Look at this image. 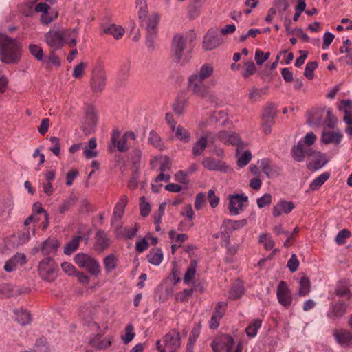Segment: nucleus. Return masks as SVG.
Listing matches in <instances>:
<instances>
[{
  "label": "nucleus",
  "instance_id": "nucleus-40",
  "mask_svg": "<svg viewBox=\"0 0 352 352\" xmlns=\"http://www.w3.org/2000/svg\"><path fill=\"white\" fill-rule=\"evenodd\" d=\"M104 269L107 273L112 272L117 265V259L114 254H109L104 258Z\"/></svg>",
  "mask_w": 352,
  "mask_h": 352
},
{
  "label": "nucleus",
  "instance_id": "nucleus-36",
  "mask_svg": "<svg viewBox=\"0 0 352 352\" xmlns=\"http://www.w3.org/2000/svg\"><path fill=\"white\" fill-rule=\"evenodd\" d=\"M136 4L137 7H138L139 8V19L140 21V23H143L144 21L149 17V16H148V10L146 0H137Z\"/></svg>",
  "mask_w": 352,
  "mask_h": 352
},
{
  "label": "nucleus",
  "instance_id": "nucleus-59",
  "mask_svg": "<svg viewBox=\"0 0 352 352\" xmlns=\"http://www.w3.org/2000/svg\"><path fill=\"white\" fill-rule=\"evenodd\" d=\"M299 266V261L295 254H292L291 258L287 262V267L291 272H294L298 270Z\"/></svg>",
  "mask_w": 352,
  "mask_h": 352
},
{
  "label": "nucleus",
  "instance_id": "nucleus-29",
  "mask_svg": "<svg viewBox=\"0 0 352 352\" xmlns=\"http://www.w3.org/2000/svg\"><path fill=\"white\" fill-rule=\"evenodd\" d=\"M207 138H209V134L200 138L192 146V152L195 157L201 155L207 147Z\"/></svg>",
  "mask_w": 352,
  "mask_h": 352
},
{
  "label": "nucleus",
  "instance_id": "nucleus-51",
  "mask_svg": "<svg viewBox=\"0 0 352 352\" xmlns=\"http://www.w3.org/2000/svg\"><path fill=\"white\" fill-rule=\"evenodd\" d=\"M148 142L155 148L161 149L162 144L160 135L155 131H151L148 137Z\"/></svg>",
  "mask_w": 352,
  "mask_h": 352
},
{
  "label": "nucleus",
  "instance_id": "nucleus-55",
  "mask_svg": "<svg viewBox=\"0 0 352 352\" xmlns=\"http://www.w3.org/2000/svg\"><path fill=\"white\" fill-rule=\"evenodd\" d=\"M272 195L270 193H265L262 197L257 199V206L260 208H262L266 206H270L272 203Z\"/></svg>",
  "mask_w": 352,
  "mask_h": 352
},
{
  "label": "nucleus",
  "instance_id": "nucleus-46",
  "mask_svg": "<svg viewBox=\"0 0 352 352\" xmlns=\"http://www.w3.org/2000/svg\"><path fill=\"white\" fill-rule=\"evenodd\" d=\"M97 116L92 107H89L86 111V122L89 126H95L97 124Z\"/></svg>",
  "mask_w": 352,
  "mask_h": 352
},
{
  "label": "nucleus",
  "instance_id": "nucleus-45",
  "mask_svg": "<svg viewBox=\"0 0 352 352\" xmlns=\"http://www.w3.org/2000/svg\"><path fill=\"white\" fill-rule=\"evenodd\" d=\"M29 51L30 54L39 61L44 60L43 52L42 48L35 44H30L29 45Z\"/></svg>",
  "mask_w": 352,
  "mask_h": 352
},
{
  "label": "nucleus",
  "instance_id": "nucleus-22",
  "mask_svg": "<svg viewBox=\"0 0 352 352\" xmlns=\"http://www.w3.org/2000/svg\"><path fill=\"white\" fill-rule=\"evenodd\" d=\"M309 157H312V160H314V164H312L311 163H309L307 164V168L309 170H316L324 166L327 163L325 155L320 152L311 151V155L309 156Z\"/></svg>",
  "mask_w": 352,
  "mask_h": 352
},
{
  "label": "nucleus",
  "instance_id": "nucleus-12",
  "mask_svg": "<svg viewBox=\"0 0 352 352\" xmlns=\"http://www.w3.org/2000/svg\"><path fill=\"white\" fill-rule=\"evenodd\" d=\"M222 43V38L217 30L210 29L204 37L203 47L212 50Z\"/></svg>",
  "mask_w": 352,
  "mask_h": 352
},
{
  "label": "nucleus",
  "instance_id": "nucleus-31",
  "mask_svg": "<svg viewBox=\"0 0 352 352\" xmlns=\"http://www.w3.org/2000/svg\"><path fill=\"white\" fill-rule=\"evenodd\" d=\"M78 199L74 195H70L66 198L59 206L58 211L60 214H65L77 202Z\"/></svg>",
  "mask_w": 352,
  "mask_h": 352
},
{
  "label": "nucleus",
  "instance_id": "nucleus-41",
  "mask_svg": "<svg viewBox=\"0 0 352 352\" xmlns=\"http://www.w3.org/2000/svg\"><path fill=\"white\" fill-rule=\"evenodd\" d=\"M96 146L97 143L96 138H91L89 141L88 147L84 151L85 156L88 159L96 157L98 155V153L94 151Z\"/></svg>",
  "mask_w": 352,
  "mask_h": 352
},
{
  "label": "nucleus",
  "instance_id": "nucleus-43",
  "mask_svg": "<svg viewBox=\"0 0 352 352\" xmlns=\"http://www.w3.org/2000/svg\"><path fill=\"white\" fill-rule=\"evenodd\" d=\"M81 239L82 236H76L71 241L67 243L64 248V253L69 255L76 250Z\"/></svg>",
  "mask_w": 352,
  "mask_h": 352
},
{
  "label": "nucleus",
  "instance_id": "nucleus-16",
  "mask_svg": "<svg viewBox=\"0 0 352 352\" xmlns=\"http://www.w3.org/2000/svg\"><path fill=\"white\" fill-rule=\"evenodd\" d=\"M204 167L209 170L221 171L227 173L230 168L225 162L213 157H206L202 161Z\"/></svg>",
  "mask_w": 352,
  "mask_h": 352
},
{
  "label": "nucleus",
  "instance_id": "nucleus-38",
  "mask_svg": "<svg viewBox=\"0 0 352 352\" xmlns=\"http://www.w3.org/2000/svg\"><path fill=\"white\" fill-rule=\"evenodd\" d=\"M335 294L339 297V299H344V301L349 302L352 298V293L350 290L343 286H338L335 290Z\"/></svg>",
  "mask_w": 352,
  "mask_h": 352
},
{
  "label": "nucleus",
  "instance_id": "nucleus-2",
  "mask_svg": "<svg viewBox=\"0 0 352 352\" xmlns=\"http://www.w3.org/2000/svg\"><path fill=\"white\" fill-rule=\"evenodd\" d=\"M0 54L3 62L10 64L17 63L21 58V45L14 38L0 34Z\"/></svg>",
  "mask_w": 352,
  "mask_h": 352
},
{
  "label": "nucleus",
  "instance_id": "nucleus-27",
  "mask_svg": "<svg viewBox=\"0 0 352 352\" xmlns=\"http://www.w3.org/2000/svg\"><path fill=\"white\" fill-rule=\"evenodd\" d=\"M326 113L325 109H317L312 113L309 118V121L311 124L314 126H320L324 124L325 121H324V116Z\"/></svg>",
  "mask_w": 352,
  "mask_h": 352
},
{
  "label": "nucleus",
  "instance_id": "nucleus-61",
  "mask_svg": "<svg viewBox=\"0 0 352 352\" xmlns=\"http://www.w3.org/2000/svg\"><path fill=\"white\" fill-rule=\"evenodd\" d=\"M87 67V63L81 62L77 65L73 71V76L76 78H80L82 76L85 72V69Z\"/></svg>",
  "mask_w": 352,
  "mask_h": 352
},
{
  "label": "nucleus",
  "instance_id": "nucleus-6",
  "mask_svg": "<svg viewBox=\"0 0 352 352\" xmlns=\"http://www.w3.org/2000/svg\"><path fill=\"white\" fill-rule=\"evenodd\" d=\"M74 261L80 267L87 270L91 275L98 276L100 273L99 263L89 254L78 253L75 256Z\"/></svg>",
  "mask_w": 352,
  "mask_h": 352
},
{
  "label": "nucleus",
  "instance_id": "nucleus-50",
  "mask_svg": "<svg viewBox=\"0 0 352 352\" xmlns=\"http://www.w3.org/2000/svg\"><path fill=\"white\" fill-rule=\"evenodd\" d=\"M243 286L240 284H236L233 285L230 291V298L233 300L239 298L243 294Z\"/></svg>",
  "mask_w": 352,
  "mask_h": 352
},
{
  "label": "nucleus",
  "instance_id": "nucleus-64",
  "mask_svg": "<svg viewBox=\"0 0 352 352\" xmlns=\"http://www.w3.org/2000/svg\"><path fill=\"white\" fill-rule=\"evenodd\" d=\"M50 141L53 144V146L50 148V150L56 155H60V144L59 139L56 137H51Z\"/></svg>",
  "mask_w": 352,
  "mask_h": 352
},
{
  "label": "nucleus",
  "instance_id": "nucleus-26",
  "mask_svg": "<svg viewBox=\"0 0 352 352\" xmlns=\"http://www.w3.org/2000/svg\"><path fill=\"white\" fill-rule=\"evenodd\" d=\"M120 136V132L118 130H113L111 137L112 143L117 147L120 152H125L128 150L126 146V140L124 135L121 140H118Z\"/></svg>",
  "mask_w": 352,
  "mask_h": 352
},
{
  "label": "nucleus",
  "instance_id": "nucleus-58",
  "mask_svg": "<svg viewBox=\"0 0 352 352\" xmlns=\"http://www.w3.org/2000/svg\"><path fill=\"white\" fill-rule=\"evenodd\" d=\"M256 66L254 62L250 60L245 63V68L243 73L244 78H247L249 76L253 75L256 72Z\"/></svg>",
  "mask_w": 352,
  "mask_h": 352
},
{
  "label": "nucleus",
  "instance_id": "nucleus-28",
  "mask_svg": "<svg viewBox=\"0 0 352 352\" xmlns=\"http://www.w3.org/2000/svg\"><path fill=\"white\" fill-rule=\"evenodd\" d=\"M261 168L262 171L268 177L280 174V168L275 165H270L269 162L264 160L261 162Z\"/></svg>",
  "mask_w": 352,
  "mask_h": 352
},
{
  "label": "nucleus",
  "instance_id": "nucleus-25",
  "mask_svg": "<svg viewBox=\"0 0 352 352\" xmlns=\"http://www.w3.org/2000/svg\"><path fill=\"white\" fill-rule=\"evenodd\" d=\"M60 244L57 241L46 240L43 242L41 252L43 256H47L51 254H55L59 247Z\"/></svg>",
  "mask_w": 352,
  "mask_h": 352
},
{
  "label": "nucleus",
  "instance_id": "nucleus-1",
  "mask_svg": "<svg viewBox=\"0 0 352 352\" xmlns=\"http://www.w3.org/2000/svg\"><path fill=\"white\" fill-rule=\"evenodd\" d=\"M213 67L210 64H204L199 71L192 74L188 78V88L191 93L199 98H207L212 103L217 102L216 96L211 93L204 80L213 74Z\"/></svg>",
  "mask_w": 352,
  "mask_h": 352
},
{
  "label": "nucleus",
  "instance_id": "nucleus-5",
  "mask_svg": "<svg viewBox=\"0 0 352 352\" xmlns=\"http://www.w3.org/2000/svg\"><path fill=\"white\" fill-rule=\"evenodd\" d=\"M163 341L164 342V347L161 344L160 340L156 342L159 352H175L181 346L180 333L177 329H173L164 336Z\"/></svg>",
  "mask_w": 352,
  "mask_h": 352
},
{
  "label": "nucleus",
  "instance_id": "nucleus-10",
  "mask_svg": "<svg viewBox=\"0 0 352 352\" xmlns=\"http://www.w3.org/2000/svg\"><path fill=\"white\" fill-rule=\"evenodd\" d=\"M349 305V302L344 301V299H338L330 306L329 310L327 312L328 318L336 320L344 317Z\"/></svg>",
  "mask_w": 352,
  "mask_h": 352
},
{
  "label": "nucleus",
  "instance_id": "nucleus-21",
  "mask_svg": "<svg viewBox=\"0 0 352 352\" xmlns=\"http://www.w3.org/2000/svg\"><path fill=\"white\" fill-rule=\"evenodd\" d=\"M26 261L25 254L17 253L6 263L4 269L8 272H13L16 270L18 265H23Z\"/></svg>",
  "mask_w": 352,
  "mask_h": 352
},
{
  "label": "nucleus",
  "instance_id": "nucleus-62",
  "mask_svg": "<svg viewBox=\"0 0 352 352\" xmlns=\"http://www.w3.org/2000/svg\"><path fill=\"white\" fill-rule=\"evenodd\" d=\"M274 6L278 10V13L283 14L288 8L289 4L287 0H274Z\"/></svg>",
  "mask_w": 352,
  "mask_h": 352
},
{
  "label": "nucleus",
  "instance_id": "nucleus-7",
  "mask_svg": "<svg viewBox=\"0 0 352 352\" xmlns=\"http://www.w3.org/2000/svg\"><path fill=\"white\" fill-rule=\"evenodd\" d=\"M107 76L103 68L96 66L93 71L90 80V87L94 93L102 92L106 85Z\"/></svg>",
  "mask_w": 352,
  "mask_h": 352
},
{
  "label": "nucleus",
  "instance_id": "nucleus-13",
  "mask_svg": "<svg viewBox=\"0 0 352 352\" xmlns=\"http://www.w3.org/2000/svg\"><path fill=\"white\" fill-rule=\"evenodd\" d=\"M45 40L53 50L60 49L64 43V32L60 30H50L46 33Z\"/></svg>",
  "mask_w": 352,
  "mask_h": 352
},
{
  "label": "nucleus",
  "instance_id": "nucleus-52",
  "mask_svg": "<svg viewBox=\"0 0 352 352\" xmlns=\"http://www.w3.org/2000/svg\"><path fill=\"white\" fill-rule=\"evenodd\" d=\"M196 265L197 263L195 261L191 262V265L189 267L185 274L184 281L186 283H188L190 280L195 276L196 273Z\"/></svg>",
  "mask_w": 352,
  "mask_h": 352
},
{
  "label": "nucleus",
  "instance_id": "nucleus-14",
  "mask_svg": "<svg viewBox=\"0 0 352 352\" xmlns=\"http://www.w3.org/2000/svg\"><path fill=\"white\" fill-rule=\"evenodd\" d=\"M248 201V197L244 194L229 195L228 210L232 214L237 215L243 210L244 202Z\"/></svg>",
  "mask_w": 352,
  "mask_h": 352
},
{
  "label": "nucleus",
  "instance_id": "nucleus-9",
  "mask_svg": "<svg viewBox=\"0 0 352 352\" xmlns=\"http://www.w3.org/2000/svg\"><path fill=\"white\" fill-rule=\"evenodd\" d=\"M234 339L228 334H223L217 336L211 343V347L213 352H221L226 350V352H230L233 345Z\"/></svg>",
  "mask_w": 352,
  "mask_h": 352
},
{
  "label": "nucleus",
  "instance_id": "nucleus-17",
  "mask_svg": "<svg viewBox=\"0 0 352 352\" xmlns=\"http://www.w3.org/2000/svg\"><path fill=\"white\" fill-rule=\"evenodd\" d=\"M295 208L292 201L280 200L273 208L272 214L274 217H278L283 214H287Z\"/></svg>",
  "mask_w": 352,
  "mask_h": 352
},
{
  "label": "nucleus",
  "instance_id": "nucleus-24",
  "mask_svg": "<svg viewBox=\"0 0 352 352\" xmlns=\"http://www.w3.org/2000/svg\"><path fill=\"white\" fill-rule=\"evenodd\" d=\"M127 204V197L126 195H123L119 203L115 207L113 217H112V223L116 222V221L120 220L124 212V208Z\"/></svg>",
  "mask_w": 352,
  "mask_h": 352
},
{
  "label": "nucleus",
  "instance_id": "nucleus-63",
  "mask_svg": "<svg viewBox=\"0 0 352 352\" xmlns=\"http://www.w3.org/2000/svg\"><path fill=\"white\" fill-rule=\"evenodd\" d=\"M140 201H141V202L140 204V208L141 214L143 217H146L148 215V214L151 212L150 204L148 202L145 201L144 197H142L140 198Z\"/></svg>",
  "mask_w": 352,
  "mask_h": 352
},
{
  "label": "nucleus",
  "instance_id": "nucleus-15",
  "mask_svg": "<svg viewBox=\"0 0 352 352\" xmlns=\"http://www.w3.org/2000/svg\"><path fill=\"white\" fill-rule=\"evenodd\" d=\"M277 298L280 305L288 307L292 304V296L286 282L281 280L277 287Z\"/></svg>",
  "mask_w": 352,
  "mask_h": 352
},
{
  "label": "nucleus",
  "instance_id": "nucleus-42",
  "mask_svg": "<svg viewBox=\"0 0 352 352\" xmlns=\"http://www.w3.org/2000/svg\"><path fill=\"white\" fill-rule=\"evenodd\" d=\"M261 320H254L245 329V333L250 338L254 337L257 333L258 329L261 327Z\"/></svg>",
  "mask_w": 352,
  "mask_h": 352
},
{
  "label": "nucleus",
  "instance_id": "nucleus-19",
  "mask_svg": "<svg viewBox=\"0 0 352 352\" xmlns=\"http://www.w3.org/2000/svg\"><path fill=\"white\" fill-rule=\"evenodd\" d=\"M95 249L102 252L108 248L110 245V240L107 236V234L102 230H98L95 236Z\"/></svg>",
  "mask_w": 352,
  "mask_h": 352
},
{
  "label": "nucleus",
  "instance_id": "nucleus-23",
  "mask_svg": "<svg viewBox=\"0 0 352 352\" xmlns=\"http://www.w3.org/2000/svg\"><path fill=\"white\" fill-rule=\"evenodd\" d=\"M342 138V135L340 132L323 131L322 133L321 141L325 144L330 143L338 144L340 142Z\"/></svg>",
  "mask_w": 352,
  "mask_h": 352
},
{
  "label": "nucleus",
  "instance_id": "nucleus-37",
  "mask_svg": "<svg viewBox=\"0 0 352 352\" xmlns=\"http://www.w3.org/2000/svg\"><path fill=\"white\" fill-rule=\"evenodd\" d=\"M330 177L328 172L323 173L320 176L316 177L309 185L311 190H318Z\"/></svg>",
  "mask_w": 352,
  "mask_h": 352
},
{
  "label": "nucleus",
  "instance_id": "nucleus-57",
  "mask_svg": "<svg viewBox=\"0 0 352 352\" xmlns=\"http://www.w3.org/2000/svg\"><path fill=\"white\" fill-rule=\"evenodd\" d=\"M325 116L326 118L324 120V121H325L324 124H326L329 128L333 129L337 122L336 118L332 114V112L329 109L326 111Z\"/></svg>",
  "mask_w": 352,
  "mask_h": 352
},
{
  "label": "nucleus",
  "instance_id": "nucleus-44",
  "mask_svg": "<svg viewBox=\"0 0 352 352\" xmlns=\"http://www.w3.org/2000/svg\"><path fill=\"white\" fill-rule=\"evenodd\" d=\"M276 116V111L275 107L270 104L267 106L262 115V118L263 120L267 122H274V119Z\"/></svg>",
  "mask_w": 352,
  "mask_h": 352
},
{
  "label": "nucleus",
  "instance_id": "nucleus-48",
  "mask_svg": "<svg viewBox=\"0 0 352 352\" xmlns=\"http://www.w3.org/2000/svg\"><path fill=\"white\" fill-rule=\"evenodd\" d=\"M142 157V152L139 149H135L131 153V162L133 163V170L140 169V163Z\"/></svg>",
  "mask_w": 352,
  "mask_h": 352
},
{
  "label": "nucleus",
  "instance_id": "nucleus-49",
  "mask_svg": "<svg viewBox=\"0 0 352 352\" xmlns=\"http://www.w3.org/2000/svg\"><path fill=\"white\" fill-rule=\"evenodd\" d=\"M181 215L186 216L189 219L187 221L188 228H190L193 226L194 223L192 220L194 217V212L190 205H187L186 206H185L184 210L181 212Z\"/></svg>",
  "mask_w": 352,
  "mask_h": 352
},
{
  "label": "nucleus",
  "instance_id": "nucleus-54",
  "mask_svg": "<svg viewBox=\"0 0 352 352\" xmlns=\"http://www.w3.org/2000/svg\"><path fill=\"white\" fill-rule=\"evenodd\" d=\"M134 336L133 327L132 324H129L125 329V334L122 336L124 343L128 344L133 339Z\"/></svg>",
  "mask_w": 352,
  "mask_h": 352
},
{
  "label": "nucleus",
  "instance_id": "nucleus-39",
  "mask_svg": "<svg viewBox=\"0 0 352 352\" xmlns=\"http://www.w3.org/2000/svg\"><path fill=\"white\" fill-rule=\"evenodd\" d=\"M188 105L186 99H178L173 104V110L178 116H182L184 113V110Z\"/></svg>",
  "mask_w": 352,
  "mask_h": 352
},
{
  "label": "nucleus",
  "instance_id": "nucleus-4",
  "mask_svg": "<svg viewBox=\"0 0 352 352\" xmlns=\"http://www.w3.org/2000/svg\"><path fill=\"white\" fill-rule=\"evenodd\" d=\"M58 271V265L51 257H47L39 262L38 272L45 281L53 282L57 277Z\"/></svg>",
  "mask_w": 352,
  "mask_h": 352
},
{
  "label": "nucleus",
  "instance_id": "nucleus-35",
  "mask_svg": "<svg viewBox=\"0 0 352 352\" xmlns=\"http://www.w3.org/2000/svg\"><path fill=\"white\" fill-rule=\"evenodd\" d=\"M299 285L298 295L300 296H305L310 292L311 283L309 278L303 276L299 281Z\"/></svg>",
  "mask_w": 352,
  "mask_h": 352
},
{
  "label": "nucleus",
  "instance_id": "nucleus-11",
  "mask_svg": "<svg viewBox=\"0 0 352 352\" xmlns=\"http://www.w3.org/2000/svg\"><path fill=\"white\" fill-rule=\"evenodd\" d=\"M218 138L225 144L236 146L237 155L239 153V148H243L245 146L239 135L234 132L226 131H219L218 133Z\"/></svg>",
  "mask_w": 352,
  "mask_h": 352
},
{
  "label": "nucleus",
  "instance_id": "nucleus-30",
  "mask_svg": "<svg viewBox=\"0 0 352 352\" xmlns=\"http://www.w3.org/2000/svg\"><path fill=\"white\" fill-rule=\"evenodd\" d=\"M148 261L154 265H159L163 259V253L161 249H152L147 254Z\"/></svg>",
  "mask_w": 352,
  "mask_h": 352
},
{
  "label": "nucleus",
  "instance_id": "nucleus-56",
  "mask_svg": "<svg viewBox=\"0 0 352 352\" xmlns=\"http://www.w3.org/2000/svg\"><path fill=\"white\" fill-rule=\"evenodd\" d=\"M252 154L250 151H245L242 155L239 157L237 164L239 167L245 166L251 160Z\"/></svg>",
  "mask_w": 352,
  "mask_h": 352
},
{
  "label": "nucleus",
  "instance_id": "nucleus-33",
  "mask_svg": "<svg viewBox=\"0 0 352 352\" xmlns=\"http://www.w3.org/2000/svg\"><path fill=\"white\" fill-rule=\"evenodd\" d=\"M175 137L184 143H188L191 139V136L188 130L184 129L182 125H178L175 129Z\"/></svg>",
  "mask_w": 352,
  "mask_h": 352
},
{
  "label": "nucleus",
  "instance_id": "nucleus-53",
  "mask_svg": "<svg viewBox=\"0 0 352 352\" xmlns=\"http://www.w3.org/2000/svg\"><path fill=\"white\" fill-rule=\"evenodd\" d=\"M318 67V63L316 61L309 62L305 67L304 76L308 79H312L314 78V71Z\"/></svg>",
  "mask_w": 352,
  "mask_h": 352
},
{
  "label": "nucleus",
  "instance_id": "nucleus-18",
  "mask_svg": "<svg viewBox=\"0 0 352 352\" xmlns=\"http://www.w3.org/2000/svg\"><path fill=\"white\" fill-rule=\"evenodd\" d=\"M311 151L312 148L309 147L304 148L302 142H299L297 145L293 146L291 153L294 160L302 162L306 156L311 155Z\"/></svg>",
  "mask_w": 352,
  "mask_h": 352
},
{
  "label": "nucleus",
  "instance_id": "nucleus-32",
  "mask_svg": "<svg viewBox=\"0 0 352 352\" xmlns=\"http://www.w3.org/2000/svg\"><path fill=\"white\" fill-rule=\"evenodd\" d=\"M104 33L111 34L116 39L120 38L124 34V29L120 25L112 24L103 30Z\"/></svg>",
  "mask_w": 352,
  "mask_h": 352
},
{
  "label": "nucleus",
  "instance_id": "nucleus-47",
  "mask_svg": "<svg viewBox=\"0 0 352 352\" xmlns=\"http://www.w3.org/2000/svg\"><path fill=\"white\" fill-rule=\"evenodd\" d=\"M259 243L263 244L265 248L267 250H271L274 246V241L268 234H263L260 236Z\"/></svg>",
  "mask_w": 352,
  "mask_h": 352
},
{
  "label": "nucleus",
  "instance_id": "nucleus-60",
  "mask_svg": "<svg viewBox=\"0 0 352 352\" xmlns=\"http://www.w3.org/2000/svg\"><path fill=\"white\" fill-rule=\"evenodd\" d=\"M351 233L347 229H344L338 232L336 237V242L338 245H342L345 243V239L349 238Z\"/></svg>",
  "mask_w": 352,
  "mask_h": 352
},
{
  "label": "nucleus",
  "instance_id": "nucleus-34",
  "mask_svg": "<svg viewBox=\"0 0 352 352\" xmlns=\"http://www.w3.org/2000/svg\"><path fill=\"white\" fill-rule=\"evenodd\" d=\"M14 314H16V321L21 325H25L30 322L31 321V316L30 314L23 309H15L14 311Z\"/></svg>",
  "mask_w": 352,
  "mask_h": 352
},
{
  "label": "nucleus",
  "instance_id": "nucleus-20",
  "mask_svg": "<svg viewBox=\"0 0 352 352\" xmlns=\"http://www.w3.org/2000/svg\"><path fill=\"white\" fill-rule=\"evenodd\" d=\"M333 336L338 343L341 345H349L352 343V331L344 329H335Z\"/></svg>",
  "mask_w": 352,
  "mask_h": 352
},
{
  "label": "nucleus",
  "instance_id": "nucleus-8",
  "mask_svg": "<svg viewBox=\"0 0 352 352\" xmlns=\"http://www.w3.org/2000/svg\"><path fill=\"white\" fill-rule=\"evenodd\" d=\"M158 21V15L156 13H153L143 23H141L147 30L146 44L148 48L153 49L154 47V41L157 36L156 26Z\"/></svg>",
  "mask_w": 352,
  "mask_h": 352
},
{
  "label": "nucleus",
  "instance_id": "nucleus-3",
  "mask_svg": "<svg viewBox=\"0 0 352 352\" xmlns=\"http://www.w3.org/2000/svg\"><path fill=\"white\" fill-rule=\"evenodd\" d=\"M192 47L187 43V38L181 34L174 35L171 43V53L175 63L185 65L191 58Z\"/></svg>",
  "mask_w": 352,
  "mask_h": 352
}]
</instances>
